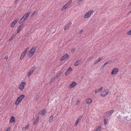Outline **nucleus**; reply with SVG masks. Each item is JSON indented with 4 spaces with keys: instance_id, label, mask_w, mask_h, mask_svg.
<instances>
[{
    "instance_id": "9b49d317",
    "label": "nucleus",
    "mask_w": 131,
    "mask_h": 131,
    "mask_svg": "<svg viewBox=\"0 0 131 131\" xmlns=\"http://www.w3.org/2000/svg\"><path fill=\"white\" fill-rule=\"evenodd\" d=\"M18 21L17 19H15L10 24V27H13L15 25Z\"/></svg>"
},
{
    "instance_id": "423d86ee",
    "label": "nucleus",
    "mask_w": 131,
    "mask_h": 131,
    "mask_svg": "<svg viewBox=\"0 0 131 131\" xmlns=\"http://www.w3.org/2000/svg\"><path fill=\"white\" fill-rule=\"evenodd\" d=\"M94 13V11L93 10H92L86 13L84 16H90L92 14Z\"/></svg>"
},
{
    "instance_id": "58836bf2",
    "label": "nucleus",
    "mask_w": 131,
    "mask_h": 131,
    "mask_svg": "<svg viewBox=\"0 0 131 131\" xmlns=\"http://www.w3.org/2000/svg\"><path fill=\"white\" fill-rule=\"evenodd\" d=\"M80 102V101H78L77 102V103H76L77 105H79Z\"/></svg>"
},
{
    "instance_id": "4c0bfd02",
    "label": "nucleus",
    "mask_w": 131,
    "mask_h": 131,
    "mask_svg": "<svg viewBox=\"0 0 131 131\" xmlns=\"http://www.w3.org/2000/svg\"><path fill=\"white\" fill-rule=\"evenodd\" d=\"M24 57H23V56L21 55L20 58V60H21L24 58Z\"/></svg>"
},
{
    "instance_id": "c756f323",
    "label": "nucleus",
    "mask_w": 131,
    "mask_h": 131,
    "mask_svg": "<svg viewBox=\"0 0 131 131\" xmlns=\"http://www.w3.org/2000/svg\"><path fill=\"white\" fill-rule=\"evenodd\" d=\"M30 126V125L29 124H28L24 128H23V129H24V128H25V129H28V128L29 126Z\"/></svg>"
},
{
    "instance_id": "393cba45",
    "label": "nucleus",
    "mask_w": 131,
    "mask_h": 131,
    "mask_svg": "<svg viewBox=\"0 0 131 131\" xmlns=\"http://www.w3.org/2000/svg\"><path fill=\"white\" fill-rule=\"evenodd\" d=\"M23 25L21 24L20 26L19 27L17 31V33L18 34L19 33V32L20 31L21 29H22V27L23 26Z\"/></svg>"
},
{
    "instance_id": "3c124183",
    "label": "nucleus",
    "mask_w": 131,
    "mask_h": 131,
    "mask_svg": "<svg viewBox=\"0 0 131 131\" xmlns=\"http://www.w3.org/2000/svg\"><path fill=\"white\" fill-rule=\"evenodd\" d=\"M34 119V118H33V119Z\"/></svg>"
},
{
    "instance_id": "412c9836",
    "label": "nucleus",
    "mask_w": 131,
    "mask_h": 131,
    "mask_svg": "<svg viewBox=\"0 0 131 131\" xmlns=\"http://www.w3.org/2000/svg\"><path fill=\"white\" fill-rule=\"evenodd\" d=\"M109 62L108 61L105 63L101 67V69H102V70H103L104 69L105 66Z\"/></svg>"
},
{
    "instance_id": "cd10ccee",
    "label": "nucleus",
    "mask_w": 131,
    "mask_h": 131,
    "mask_svg": "<svg viewBox=\"0 0 131 131\" xmlns=\"http://www.w3.org/2000/svg\"><path fill=\"white\" fill-rule=\"evenodd\" d=\"M39 121V118H37L35 120V122L33 123V125H35L38 123Z\"/></svg>"
},
{
    "instance_id": "72a5a7b5",
    "label": "nucleus",
    "mask_w": 131,
    "mask_h": 131,
    "mask_svg": "<svg viewBox=\"0 0 131 131\" xmlns=\"http://www.w3.org/2000/svg\"><path fill=\"white\" fill-rule=\"evenodd\" d=\"M75 50V48H73L71 49V51L72 52H73Z\"/></svg>"
},
{
    "instance_id": "7ed1b4c3",
    "label": "nucleus",
    "mask_w": 131,
    "mask_h": 131,
    "mask_svg": "<svg viewBox=\"0 0 131 131\" xmlns=\"http://www.w3.org/2000/svg\"><path fill=\"white\" fill-rule=\"evenodd\" d=\"M114 112L113 110H112L107 111L105 113V116L107 117L110 116Z\"/></svg>"
},
{
    "instance_id": "39448f33",
    "label": "nucleus",
    "mask_w": 131,
    "mask_h": 131,
    "mask_svg": "<svg viewBox=\"0 0 131 131\" xmlns=\"http://www.w3.org/2000/svg\"><path fill=\"white\" fill-rule=\"evenodd\" d=\"M118 71V69L117 68H114L112 70L111 74L112 75L115 74L117 73Z\"/></svg>"
},
{
    "instance_id": "2f4dec72",
    "label": "nucleus",
    "mask_w": 131,
    "mask_h": 131,
    "mask_svg": "<svg viewBox=\"0 0 131 131\" xmlns=\"http://www.w3.org/2000/svg\"><path fill=\"white\" fill-rule=\"evenodd\" d=\"M72 0H70L67 3L69 6L70 4L72 3Z\"/></svg>"
},
{
    "instance_id": "c85d7f7f",
    "label": "nucleus",
    "mask_w": 131,
    "mask_h": 131,
    "mask_svg": "<svg viewBox=\"0 0 131 131\" xmlns=\"http://www.w3.org/2000/svg\"><path fill=\"white\" fill-rule=\"evenodd\" d=\"M31 13V12H29L28 13H26L23 16H28Z\"/></svg>"
},
{
    "instance_id": "a18cd8bd",
    "label": "nucleus",
    "mask_w": 131,
    "mask_h": 131,
    "mask_svg": "<svg viewBox=\"0 0 131 131\" xmlns=\"http://www.w3.org/2000/svg\"><path fill=\"white\" fill-rule=\"evenodd\" d=\"M62 73V72H60L59 73H60V75Z\"/></svg>"
},
{
    "instance_id": "0eeeda50",
    "label": "nucleus",
    "mask_w": 131,
    "mask_h": 131,
    "mask_svg": "<svg viewBox=\"0 0 131 131\" xmlns=\"http://www.w3.org/2000/svg\"><path fill=\"white\" fill-rule=\"evenodd\" d=\"M27 56L29 57H31L33 55V48H32L27 54Z\"/></svg>"
},
{
    "instance_id": "6ab92c4d",
    "label": "nucleus",
    "mask_w": 131,
    "mask_h": 131,
    "mask_svg": "<svg viewBox=\"0 0 131 131\" xmlns=\"http://www.w3.org/2000/svg\"><path fill=\"white\" fill-rule=\"evenodd\" d=\"M33 73V69L32 68L31 70L28 72V77H30L31 74Z\"/></svg>"
},
{
    "instance_id": "f3484780",
    "label": "nucleus",
    "mask_w": 131,
    "mask_h": 131,
    "mask_svg": "<svg viewBox=\"0 0 131 131\" xmlns=\"http://www.w3.org/2000/svg\"><path fill=\"white\" fill-rule=\"evenodd\" d=\"M71 24V23L70 22L69 23L66 25L64 27V30H67L70 26V25Z\"/></svg>"
},
{
    "instance_id": "473e14b6",
    "label": "nucleus",
    "mask_w": 131,
    "mask_h": 131,
    "mask_svg": "<svg viewBox=\"0 0 131 131\" xmlns=\"http://www.w3.org/2000/svg\"><path fill=\"white\" fill-rule=\"evenodd\" d=\"M127 34L129 35H131V30L127 32Z\"/></svg>"
},
{
    "instance_id": "9d476101",
    "label": "nucleus",
    "mask_w": 131,
    "mask_h": 131,
    "mask_svg": "<svg viewBox=\"0 0 131 131\" xmlns=\"http://www.w3.org/2000/svg\"><path fill=\"white\" fill-rule=\"evenodd\" d=\"M82 116L81 115L79 117L78 119L77 120L76 122L75 123L74 125L75 126H76L78 124L82 119Z\"/></svg>"
},
{
    "instance_id": "8fccbe9b",
    "label": "nucleus",
    "mask_w": 131,
    "mask_h": 131,
    "mask_svg": "<svg viewBox=\"0 0 131 131\" xmlns=\"http://www.w3.org/2000/svg\"><path fill=\"white\" fill-rule=\"evenodd\" d=\"M130 4L131 5V2L130 3Z\"/></svg>"
},
{
    "instance_id": "de8ad7c7",
    "label": "nucleus",
    "mask_w": 131,
    "mask_h": 131,
    "mask_svg": "<svg viewBox=\"0 0 131 131\" xmlns=\"http://www.w3.org/2000/svg\"><path fill=\"white\" fill-rule=\"evenodd\" d=\"M36 13V12H34V13H33V14H35V13Z\"/></svg>"
},
{
    "instance_id": "c03bdc74",
    "label": "nucleus",
    "mask_w": 131,
    "mask_h": 131,
    "mask_svg": "<svg viewBox=\"0 0 131 131\" xmlns=\"http://www.w3.org/2000/svg\"><path fill=\"white\" fill-rule=\"evenodd\" d=\"M35 51V49H34L33 48V54H34V52Z\"/></svg>"
},
{
    "instance_id": "1a4fd4ad",
    "label": "nucleus",
    "mask_w": 131,
    "mask_h": 131,
    "mask_svg": "<svg viewBox=\"0 0 131 131\" xmlns=\"http://www.w3.org/2000/svg\"><path fill=\"white\" fill-rule=\"evenodd\" d=\"M72 69L71 67H70L68 69L65 73V74L66 75H67L69 74L72 70Z\"/></svg>"
},
{
    "instance_id": "79ce46f5",
    "label": "nucleus",
    "mask_w": 131,
    "mask_h": 131,
    "mask_svg": "<svg viewBox=\"0 0 131 131\" xmlns=\"http://www.w3.org/2000/svg\"><path fill=\"white\" fill-rule=\"evenodd\" d=\"M83 30H81L79 32V34H80L82 33V32L83 31Z\"/></svg>"
},
{
    "instance_id": "a211bd4d",
    "label": "nucleus",
    "mask_w": 131,
    "mask_h": 131,
    "mask_svg": "<svg viewBox=\"0 0 131 131\" xmlns=\"http://www.w3.org/2000/svg\"><path fill=\"white\" fill-rule=\"evenodd\" d=\"M27 17H25V18H24V17H22L21 19L19 21V23H21L23 22L27 18Z\"/></svg>"
},
{
    "instance_id": "ea45409f",
    "label": "nucleus",
    "mask_w": 131,
    "mask_h": 131,
    "mask_svg": "<svg viewBox=\"0 0 131 131\" xmlns=\"http://www.w3.org/2000/svg\"><path fill=\"white\" fill-rule=\"evenodd\" d=\"M8 58V57L7 56H6L5 57L4 59L5 60H7Z\"/></svg>"
},
{
    "instance_id": "bb28decb",
    "label": "nucleus",
    "mask_w": 131,
    "mask_h": 131,
    "mask_svg": "<svg viewBox=\"0 0 131 131\" xmlns=\"http://www.w3.org/2000/svg\"><path fill=\"white\" fill-rule=\"evenodd\" d=\"M101 129V126H98L95 129L94 131H100Z\"/></svg>"
},
{
    "instance_id": "dca6fc26",
    "label": "nucleus",
    "mask_w": 131,
    "mask_h": 131,
    "mask_svg": "<svg viewBox=\"0 0 131 131\" xmlns=\"http://www.w3.org/2000/svg\"><path fill=\"white\" fill-rule=\"evenodd\" d=\"M15 121V117L13 116H12L10 118V123H13Z\"/></svg>"
},
{
    "instance_id": "37998d69",
    "label": "nucleus",
    "mask_w": 131,
    "mask_h": 131,
    "mask_svg": "<svg viewBox=\"0 0 131 131\" xmlns=\"http://www.w3.org/2000/svg\"><path fill=\"white\" fill-rule=\"evenodd\" d=\"M60 75V73H58L57 74V75H56V77H59V76Z\"/></svg>"
},
{
    "instance_id": "aec40b11",
    "label": "nucleus",
    "mask_w": 131,
    "mask_h": 131,
    "mask_svg": "<svg viewBox=\"0 0 131 131\" xmlns=\"http://www.w3.org/2000/svg\"><path fill=\"white\" fill-rule=\"evenodd\" d=\"M69 6L68 5L67 3H66L65 5H64L63 6V7L62 10H64L65 9H66V8Z\"/></svg>"
},
{
    "instance_id": "f704fd0d",
    "label": "nucleus",
    "mask_w": 131,
    "mask_h": 131,
    "mask_svg": "<svg viewBox=\"0 0 131 131\" xmlns=\"http://www.w3.org/2000/svg\"><path fill=\"white\" fill-rule=\"evenodd\" d=\"M14 37L15 36H14V35H13L10 38V39H9V40L11 41L14 38Z\"/></svg>"
},
{
    "instance_id": "4be33fe9",
    "label": "nucleus",
    "mask_w": 131,
    "mask_h": 131,
    "mask_svg": "<svg viewBox=\"0 0 131 131\" xmlns=\"http://www.w3.org/2000/svg\"><path fill=\"white\" fill-rule=\"evenodd\" d=\"M81 62V60H79L76 62L74 64V66H77Z\"/></svg>"
},
{
    "instance_id": "6e6552de",
    "label": "nucleus",
    "mask_w": 131,
    "mask_h": 131,
    "mask_svg": "<svg viewBox=\"0 0 131 131\" xmlns=\"http://www.w3.org/2000/svg\"><path fill=\"white\" fill-rule=\"evenodd\" d=\"M69 57V55L67 54H66L61 58L60 60L62 61L63 60H65L67 58Z\"/></svg>"
},
{
    "instance_id": "f03ea898",
    "label": "nucleus",
    "mask_w": 131,
    "mask_h": 131,
    "mask_svg": "<svg viewBox=\"0 0 131 131\" xmlns=\"http://www.w3.org/2000/svg\"><path fill=\"white\" fill-rule=\"evenodd\" d=\"M108 93V89H105L103 91L101 94V96L103 97H105Z\"/></svg>"
},
{
    "instance_id": "20e7f679",
    "label": "nucleus",
    "mask_w": 131,
    "mask_h": 131,
    "mask_svg": "<svg viewBox=\"0 0 131 131\" xmlns=\"http://www.w3.org/2000/svg\"><path fill=\"white\" fill-rule=\"evenodd\" d=\"M26 85V83L25 82H22L20 84L19 88L21 90H23Z\"/></svg>"
},
{
    "instance_id": "ddd939ff",
    "label": "nucleus",
    "mask_w": 131,
    "mask_h": 131,
    "mask_svg": "<svg viewBox=\"0 0 131 131\" xmlns=\"http://www.w3.org/2000/svg\"><path fill=\"white\" fill-rule=\"evenodd\" d=\"M46 113V111L45 109H43L42 111H41L39 113L40 114L42 115H44Z\"/></svg>"
},
{
    "instance_id": "f8f14e48",
    "label": "nucleus",
    "mask_w": 131,
    "mask_h": 131,
    "mask_svg": "<svg viewBox=\"0 0 131 131\" xmlns=\"http://www.w3.org/2000/svg\"><path fill=\"white\" fill-rule=\"evenodd\" d=\"M77 85V83L75 82H73L69 86V88H72L75 87Z\"/></svg>"
},
{
    "instance_id": "a19ab883",
    "label": "nucleus",
    "mask_w": 131,
    "mask_h": 131,
    "mask_svg": "<svg viewBox=\"0 0 131 131\" xmlns=\"http://www.w3.org/2000/svg\"><path fill=\"white\" fill-rule=\"evenodd\" d=\"M18 1V0H15V4H16L17 3Z\"/></svg>"
},
{
    "instance_id": "c9c22d12",
    "label": "nucleus",
    "mask_w": 131,
    "mask_h": 131,
    "mask_svg": "<svg viewBox=\"0 0 131 131\" xmlns=\"http://www.w3.org/2000/svg\"><path fill=\"white\" fill-rule=\"evenodd\" d=\"M10 127H8L5 131H10Z\"/></svg>"
},
{
    "instance_id": "09e8293b",
    "label": "nucleus",
    "mask_w": 131,
    "mask_h": 131,
    "mask_svg": "<svg viewBox=\"0 0 131 131\" xmlns=\"http://www.w3.org/2000/svg\"><path fill=\"white\" fill-rule=\"evenodd\" d=\"M85 18H87V17H84Z\"/></svg>"
},
{
    "instance_id": "4468645a",
    "label": "nucleus",
    "mask_w": 131,
    "mask_h": 131,
    "mask_svg": "<svg viewBox=\"0 0 131 131\" xmlns=\"http://www.w3.org/2000/svg\"><path fill=\"white\" fill-rule=\"evenodd\" d=\"M92 102V100L90 98H88L86 101L85 103L88 104H89Z\"/></svg>"
},
{
    "instance_id": "b1692460",
    "label": "nucleus",
    "mask_w": 131,
    "mask_h": 131,
    "mask_svg": "<svg viewBox=\"0 0 131 131\" xmlns=\"http://www.w3.org/2000/svg\"><path fill=\"white\" fill-rule=\"evenodd\" d=\"M102 59V58H99L97 60L95 61L94 62V64H96L97 63L101 61V60Z\"/></svg>"
},
{
    "instance_id": "e433bc0d",
    "label": "nucleus",
    "mask_w": 131,
    "mask_h": 131,
    "mask_svg": "<svg viewBox=\"0 0 131 131\" xmlns=\"http://www.w3.org/2000/svg\"><path fill=\"white\" fill-rule=\"evenodd\" d=\"M83 0H78L77 3H79L82 1Z\"/></svg>"
},
{
    "instance_id": "7c9ffc66",
    "label": "nucleus",
    "mask_w": 131,
    "mask_h": 131,
    "mask_svg": "<svg viewBox=\"0 0 131 131\" xmlns=\"http://www.w3.org/2000/svg\"><path fill=\"white\" fill-rule=\"evenodd\" d=\"M107 123V120L105 119H104V124L105 125H106Z\"/></svg>"
},
{
    "instance_id": "49530a36",
    "label": "nucleus",
    "mask_w": 131,
    "mask_h": 131,
    "mask_svg": "<svg viewBox=\"0 0 131 131\" xmlns=\"http://www.w3.org/2000/svg\"><path fill=\"white\" fill-rule=\"evenodd\" d=\"M131 13V10L129 12V13H128V14H129Z\"/></svg>"
},
{
    "instance_id": "2eb2a0df",
    "label": "nucleus",
    "mask_w": 131,
    "mask_h": 131,
    "mask_svg": "<svg viewBox=\"0 0 131 131\" xmlns=\"http://www.w3.org/2000/svg\"><path fill=\"white\" fill-rule=\"evenodd\" d=\"M103 88L102 87H101L99 89L95 90V93H98L101 91L103 89Z\"/></svg>"
},
{
    "instance_id": "f257e3e1",
    "label": "nucleus",
    "mask_w": 131,
    "mask_h": 131,
    "mask_svg": "<svg viewBox=\"0 0 131 131\" xmlns=\"http://www.w3.org/2000/svg\"><path fill=\"white\" fill-rule=\"evenodd\" d=\"M25 96V95L23 94L19 96L16 100L15 103L16 105H18L19 103L21 102L23 98Z\"/></svg>"
},
{
    "instance_id": "5701e85b",
    "label": "nucleus",
    "mask_w": 131,
    "mask_h": 131,
    "mask_svg": "<svg viewBox=\"0 0 131 131\" xmlns=\"http://www.w3.org/2000/svg\"><path fill=\"white\" fill-rule=\"evenodd\" d=\"M28 50V48H26V49H25L24 51L22 53L21 55L23 56V57H24L26 55V53L27 51Z\"/></svg>"
},
{
    "instance_id": "a878e982",
    "label": "nucleus",
    "mask_w": 131,
    "mask_h": 131,
    "mask_svg": "<svg viewBox=\"0 0 131 131\" xmlns=\"http://www.w3.org/2000/svg\"><path fill=\"white\" fill-rule=\"evenodd\" d=\"M53 115H51L50 118H49V123H50L52 121V119H53Z\"/></svg>"
}]
</instances>
